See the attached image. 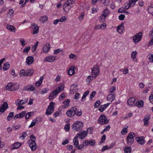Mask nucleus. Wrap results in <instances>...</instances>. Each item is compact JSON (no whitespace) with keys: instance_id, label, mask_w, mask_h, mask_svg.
<instances>
[{"instance_id":"obj_1","label":"nucleus","mask_w":153,"mask_h":153,"mask_svg":"<svg viewBox=\"0 0 153 153\" xmlns=\"http://www.w3.org/2000/svg\"><path fill=\"white\" fill-rule=\"evenodd\" d=\"M83 125L82 122L80 121H77L72 125V129L73 130L78 131L82 129Z\"/></svg>"},{"instance_id":"obj_2","label":"nucleus","mask_w":153,"mask_h":153,"mask_svg":"<svg viewBox=\"0 0 153 153\" xmlns=\"http://www.w3.org/2000/svg\"><path fill=\"white\" fill-rule=\"evenodd\" d=\"M30 139L28 140V142L29 144V146L31 150L33 151L35 150L36 148V145L35 141L33 140V139H36V137L32 134L30 136Z\"/></svg>"},{"instance_id":"obj_3","label":"nucleus","mask_w":153,"mask_h":153,"mask_svg":"<svg viewBox=\"0 0 153 153\" xmlns=\"http://www.w3.org/2000/svg\"><path fill=\"white\" fill-rule=\"evenodd\" d=\"M74 1V0H68L64 3L63 8L65 11L67 12L70 10L72 7L71 5H72Z\"/></svg>"},{"instance_id":"obj_4","label":"nucleus","mask_w":153,"mask_h":153,"mask_svg":"<svg viewBox=\"0 0 153 153\" xmlns=\"http://www.w3.org/2000/svg\"><path fill=\"white\" fill-rule=\"evenodd\" d=\"M108 121L107 117L103 114L101 115L98 120V123L101 125L107 124Z\"/></svg>"},{"instance_id":"obj_5","label":"nucleus","mask_w":153,"mask_h":153,"mask_svg":"<svg viewBox=\"0 0 153 153\" xmlns=\"http://www.w3.org/2000/svg\"><path fill=\"white\" fill-rule=\"evenodd\" d=\"M91 69L92 76L94 78L97 77L99 73V67L97 65H94Z\"/></svg>"},{"instance_id":"obj_6","label":"nucleus","mask_w":153,"mask_h":153,"mask_svg":"<svg viewBox=\"0 0 153 153\" xmlns=\"http://www.w3.org/2000/svg\"><path fill=\"white\" fill-rule=\"evenodd\" d=\"M55 105L54 102H51L50 103L49 105L48 106L46 109V114L47 115H49L52 113L54 110V106Z\"/></svg>"},{"instance_id":"obj_7","label":"nucleus","mask_w":153,"mask_h":153,"mask_svg":"<svg viewBox=\"0 0 153 153\" xmlns=\"http://www.w3.org/2000/svg\"><path fill=\"white\" fill-rule=\"evenodd\" d=\"M135 136V134L131 132L129 133L127 137V141L128 144H133L134 141V137Z\"/></svg>"},{"instance_id":"obj_8","label":"nucleus","mask_w":153,"mask_h":153,"mask_svg":"<svg viewBox=\"0 0 153 153\" xmlns=\"http://www.w3.org/2000/svg\"><path fill=\"white\" fill-rule=\"evenodd\" d=\"M142 38V33L141 32H139L137 33L133 38V41L134 42H138L140 41Z\"/></svg>"},{"instance_id":"obj_9","label":"nucleus","mask_w":153,"mask_h":153,"mask_svg":"<svg viewBox=\"0 0 153 153\" xmlns=\"http://www.w3.org/2000/svg\"><path fill=\"white\" fill-rule=\"evenodd\" d=\"M87 132L86 131H79L76 134L77 137L81 139H84L87 135Z\"/></svg>"},{"instance_id":"obj_10","label":"nucleus","mask_w":153,"mask_h":153,"mask_svg":"<svg viewBox=\"0 0 153 153\" xmlns=\"http://www.w3.org/2000/svg\"><path fill=\"white\" fill-rule=\"evenodd\" d=\"M32 91L36 90L35 87L33 85L28 84L24 87L23 91Z\"/></svg>"},{"instance_id":"obj_11","label":"nucleus","mask_w":153,"mask_h":153,"mask_svg":"<svg viewBox=\"0 0 153 153\" xmlns=\"http://www.w3.org/2000/svg\"><path fill=\"white\" fill-rule=\"evenodd\" d=\"M74 108L73 107L67 111L66 114L69 117H72L74 116L75 112H74Z\"/></svg>"},{"instance_id":"obj_12","label":"nucleus","mask_w":153,"mask_h":153,"mask_svg":"<svg viewBox=\"0 0 153 153\" xmlns=\"http://www.w3.org/2000/svg\"><path fill=\"white\" fill-rule=\"evenodd\" d=\"M150 118V115L149 114H147L145 116L144 118L143 119L145 126H149V120Z\"/></svg>"},{"instance_id":"obj_13","label":"nucleus","mask_w":153,"mask_h":153,"mask_svg":"<svg viewBox=\"0 0 153 153\" xmlns=\"http://www.w3.org/2000/svg\"><path fill=\"white\" fill-rule=\"evenodd\" d=\"M8 105L6 102H4L3 104L0 107V112H4L8 108Z\"/></svg>"},{"instance_id":"obj_14","label":"nucleus","mask_w":153,"mask_h":153,"mask_svg":"<svg viewBox=\"0 0 153 153\" xmlns=\"http://www.w3.org/2000/svg\"><path fill=\"white\" fill-rule=\"evenodd\" d=\"M57 89H55L54 91L52 92L50 94L49 96L48 97L50 100H53L58 94L57 92Z\"/></svg>"},{"instance_id":"obj_15","label":"nucleus","mask_w":153,"mask_h":153,"mask_svg":"<svg viewBox=\"0 0 153 153\" xmlns=\"http://www.w3.org/2000/svg\"><path fill=\"white\" fill-rule=\"evenodd\" d=\"M34 61V57L33 56H30L27 57L26 58V63L28 65L32 64Z\"/></svg>"},{"instance_id":"obj_16","label":"nucleus","mask_w":153,"mask_h":153,"mask_svg":"<svg viewBox=\"0 0 153 153\" xmlns=\"http://www.w3.org/2000/svg\"><path fill=\"white\" fill-rule=\"evenodd\" d=\"M117 32L120 33H122L124 31V24L123 23H121L117 26Z\"/></svg>"},{"instance_id":"obj_17","label":"nucleus","mask_w":153,"mask_h":153,"mask_svg":"<svg viewBox=\"0 0 153 153\" xmlns=\"http://www.w3.org/2000/svg\"><path fill=\"white\" fill-rule=\"evenodd\" d=\"M51 46L49 44H44L42 48L43 51L45 53L48 52L50 50Z\"/></svg>"},{"instance_id":"obj_18","label":"nucleus","mask_w":153,"mask_h":153,"mask_svg":"<svg viewBox=\"0 0 153 153\" xmlns=\"http://www.w3.org/2000/svg\"><path fill=\"white\" fill-rule=\"evenodd\" d=\"M32 27L33 28V34H34L39 32V27L36 24H34Z\"/></svg>"},{"instance_id":"obj_19","label":"nucleus","mask_w":153,"mask_h":153,"mask_svg":"<svg viewBox=\"0 0 153 153\" xmlns=\"http://www.w3.org/2000/svg\"><path fill=\"white\" fill-rule=\"evenodd\" d=\"M135 100L134 98L131 97L128 100L127 103L130 106H132L135 105Z\"/></svg>"},{"instance_id":"obj_20","label":"nucleus","mask_w":153,"mask_h":153,"mask_svg":"<svg viewBox=\"0 0 153 153\" xmlns=\"http://www.w3.org/2000/svg\"><path fill=\"white\" fill-rule=\"evenodd\" d=\"M110 104V103H108L104 105H102L99 108V110L101 112H103Z\"/></svg>"},{"instance_id":"obj_21","label":"nucleus","mask_w":153,"mask_h":153,"mask_svg":"<svg viewBox=\"0 0 153 153\" xmlns=\"http://www.w3.org/2000/svg\"><path fill=\"white\" fill-rule=\"evenodd\" d=\"M136 140L140 144L143 145L145 143V140L144 137H137L135 138Z\"/></svg>"},{"instance_id":"obj_22","label":"nucleus","mask_w":153,"mask_h":153,"mask_svg":"<svg viewBox=\"0 0 153 153\" xmlns=\"http://www.w3.org/2000/svg\"><path fill=\"white\" fill-rule=\"evenodd\" d=\"M55 57L53 56H51L46 57L45 59L46 61L52 62H53L55 59Z\"/></svg>"},{"instance_id":"obj_23","label":"nucleus","mask_w":153,"mask_h":153,"mask_svg":"<svg viewBox=\"0 0 153 153\" xmlns=\"http://www.w3.org/2000/svg\"><path fill=\"white\" fill-rule=\"evenodd\" d=\"M73 108H74V112H75V114L78 116H80L81 115L82 113L81 110L80 109H77L76 106L74 107Z\"/></svg>"},{"instance_id":"obj_24","label":"nucleus","mask_w":153,"mask_h":153,"mask_svg":"<svg viewBox=\"0 0 153 153\" xmlns=\"http://www.w3.org/2000/svg\"><path fill=\"white\" fill-rule=\"evenodd\" d=\"M144 102L142 100L136 102L135 103V105L137 106L138 108H141L143 107L144 105Z\"/></svg>"},{"instance_id":"obj_25","label":"nucleus","mask_w":153,"mask_h":153,"mask_svg":"<svg viewBox=\"0 0 153 153\" xmlns=\"http://www.w3.org/2000/svg\"><path fill=\"white\" fill-rule=\"evenodd\" d=\"M6 28L11 32H15L16 30V28L13 25H7L6 26Z\"/></svg>"},{"instance_id":"obj_26","label":"nucleus","mask_w":153,"mask_h":153,"mask_svg":"<svg viewBox=\"0 0 153 153\" xmlns=\"http://www.w3.org/2000/svg\"><path fill=\"white\" fill-rule=\"evenodd\" d=\"M21 146V143L19 142H17L13 144V148L12 149H16L20 147Z\"/></svg>"},{"instance_id":"obj_27","label":"nucleus","mask_w":153,"mask_h":153,"mask_svg":"<svg viewBox=\"0 0 153 153\" xmlns=\"http://www.w3.org/2000/svg\"><path fill=\"white\" fill-rule=\"evenodd\" d=\"M115 95L114 94H108L107 97V99L109 101H112L115 98Z\"/></svg>"},{"instance_id":"obj_28","label":"nucleus","mask_w":153,"mask_h":153,"mask_svg":"<svg viewBox=\"0 0 153 153\" xmlns=\"http://www.w3.org/2000/svg\"><path fill=\"white\" fill-rule=\"evenodd\" d=\"M34 73V71L32 69H28L26 70V76H30L32 75Z\"/></svg>"},{"instance_id":"obj_29","label":"nucleus","mask_w":153,"mask_h":153,"mask_svg":"<svg viewBox=\"0 0 153 153\" xmlns=\"http://www.w3.org/2000/svg\"><path fill=\"white\" fill-rule=\"evenodd\" d=\"M74 67L71 66L68 70V74L71 75L74 74Z\"/></svg>"},{"instance_id":"obj_30","label":"nucleus","mask_w":153,"mask_h":153,"mask_svg":"<svg viewBox=\"0 0 153 153\" xmlns=\"http://www.w3.org/2000/svg\"><path fill=\"white\" fill-rule=\"evenodd\" d=\"M109 13V11L108 9H106L102 12V15L103 16L104 18H105Z\"/></svg>"},{"instance_id":"obj_31","label":"nucleus","mask_w":153,"mask_h":153,"mask_svg":"<svg viewBox=\"0 0 153 153\" xmlns=\"http://www.w3.org/2000/svg\"><path fill=\"white\" fill-rule=\"evenodd\" d=\"M77 89V84H74L71 85V88L70 89V90L71 91V93L72 92V91L74 93V91H75V90Z\"/></svg>"},{"instance_id":"obj_32","label":"nucleus","mask_w":153,"mask_h":153,"mask_svg":"<svg viewBox=\"0 0 153 153\" xmlns=\"http://www.w3.org/2000/svg\"><path fill=\"white\" fill-rule=\"evenodd\" d=\"M10 67V64L8 62L5 63L3 65V69L4 71H7Z\"/></svg>"},{"instance_id":"obj_33","label":"nucleus","mask_w":153,"mask_h":153,"mask_svg":"<svg viewBox=\"0 0 153 153\" xmlns=\"http://www.w3.org/2000/svg\"><path fill=\"white\" fill-rule=\"evenodd\" d=\"M48 18L46 16H42L39 18V21L42 22L44 23L46 22L48 20Z\"/></svg>"},{"instance_id":"obj_34","label":"nucleus","mask_w":153,"mask_h":153,"mask_svg":"<svg viewBox=\"0 0 153 153\" xmlns=\"http://www.w3.org/2000/svg\"><path fill=\"white\" fill-rule=\"evenodd\" d=\"M101 2L105 5L108 6L110 4V0H101Z\"/></svg>"},{"instance_id":"obj_35","label":"nucleus","mask_w":153,"mask_h":153,"mask_svg":"<svg viewBox=\"0 0 153 153\" xmlns=\"http://www.w3.org/2000/svg\"><path fill=\"white\" fill-rule=\"evenodd\" d=\"M64 85H61L59 86L58 88H56V89H57V92L59 93L61 91H62L64 90Z\"/></svg>"},{"instance_id":"obj_36","label":"nucleus","mask_w":153,"mask_h":153,"mask_svg":"<svg viewBox=\"0 0 153 153\" xmlns=\"http://www.w3.org/2000/svg\"><path fill=\"white\" fill-rule=\"evenodd\" d=\"M136 2L135 0H129L128 1V4H129V7H133Z\"/></svg>"},{"instance_id":"obj_37","label":"nucleus","mask_w":153,"mask_h":153,"mask_svg":"<svg viewBox=\"0 0 153 153\" xmlns=\"http://www.w3.org/2000/svg\"><path fill=\"white\" fill-rule=\"evenodd\" d=\"M14 112H10L8 116L7 117V120L8 121H10L12 118L13 117V116Z\"/></svg>"},{"instance_id":"obj_38","label":"nucleus","mask_w":153,"mask_h":153,"mask_svg":"<svg viewBox=\"0 0 153 153\" xmlns=\"http://www.w3.org/2000/svg\"><path fill=\"white\" fill-rule=\"evenodd\" d=\"M38 121L37 119H35L33 120L31 122V124L29 126V128L32 127L34 126H35L36 124V123Z\"/></svg>"},{"instance_id":"obj_39","label":"nucleus","mask_w":153,"mask_h":153,"mask_svg":"<svg viewBox=\"0 0 153 153\" xmlns=\"http://www.w3.org/2000/svg\"><path fill=\"white\" fill-rule=\"evenodd\" d=\"M131 150V148L130 147H126L124 150V152L126 153H130Z\"/></svg>"},{"instance_id":"obj_40","label":"nucleus","mask_w":153,"mask_h":153,"mask_svg":"<svg viewBox=\"0 0 153 153\" xmlns=\"http://www.w3.org/2000/svg\"><path fill=\"white\" fill-rule=\"evenodd\" d=\"M39 43V42H37L36 44L34 45L32 48V51L34 53L37 49V47Z\"/></svg>"},{"instance_id":"obj_41","label":"nucleus","mask_w":153,"mask_h":153,"mask_svg":"<svg viewBox=\"0 0 153 153\" xmlns=\"http://www.w3.org/2000/svg\"><path fill=\"white\" fill-rule=\"evenodd\" d=\"M89 145L94 146L95 145V141L94 140L92 139L88 141Z\"/></svg>"},{"instance_id":"obj_42","label":"nucleus","mask_w":153,"mask_h":153,"mask_svg":"<svg viewBox=\"0 0 153 153\" xmlns=\"http://www.w3.org/2000/svg\"><path fill=\"white\" fill-rule=\"evenodd\" d=\"M106 139V136L105 134H103L101 139L99 143V144L100 145L102 143H103Z\"/></svg>"},{"instance_id":"obj_43","label":"nucleus","mask_w":153,"mask_h":153,"mask_svg":"<svg viewBox=\"0 0 153 153\" xmlns=\"http://www.w3.org/2000/svg\"><path fill=\"white\" fill-rule=\"evenodd\" d=\"M13 83H9L6 86V89L10 91L11 89L12 88Z\"/></svg>"},{"instance_id":"obj_44","label":"nucleus","mask_w":153,"mask_h":153,"mask_svg":"<svg viewBox=\"0 0 153 153\" xmlns=\"http://www.w3.org/2000/svg\"><path fill=\"white\" fill-rule=\"evenodd\" d=\"M20 76H26V70L25 71L24 70H21L20 71Z\"/></svg>"},{"instance_id":"obj_45","label":"nucleus","mask_w":153,"mask_h":153,"mask_svg":"<svg viewBox=\"0 0 153 153\" xmlns=\"http://www.w3.org/2000/svg\"><path fill=\"white\" fill-rule=\"evenodd\" d=\"M89 93V91H87L84 92L82 97V100L85 99L86 96Z\"/></svg>"},{"instance_id":"obj_46","label":"nucleus","mask_w":153,"mask_h":153,"mask_svg":"<svg viewBox=\"0 0 153 153\" xmlns=\"http://www.w3.org/2000/svg\"><path fill=\"white\" fill-rule=\"evenodd\" d=\"M26 112L25 111H22L21 113L18 114L20 118H23L26 114Z\"/></svg>"},{"instance_id":"obj_47","label":"nucleus","mask_w":153,"mask_h":153,"mask_svg":"<svg viewBox=\"0 0 153 153\" xmlns=\"http://www.w3.org/2000/svg\"><path fill=\"white\" fill-rule=\"evenodd\" d=\"M137 53V52L136 51H134L131 53V57L133 59V60H134L135 59L136 60V55Z\"/></svg>"},{"instance_id":"obj_48","label":"nucleus","mask_w":153,"mask_h":153,"mask_svg":"<svg viewBox=\"0 0 153 153\" xmlns=\"http://www.w3.org/2000/svg\"><path fill=\"white\" fill-rule=\"evenodd\" d=\"M101 102L100 100H97L95 102L94 107L95 108H98L100 105Z\"/></svg>"},{"instance_id":"obj_49","label":"nucleus","mask_w":153,"mask_h":153,"mask_svg":"<svg viewBox=\"0 0 153 153\" xmlns=\"http://www.w3.org/2000/svg\"><path fill=\"white\" fill-rule=\"evenodd\" d=\"M127 128H124L123 130L121 131V133L123 135H125L127 133L128 131Z\"/></svg>"},{"instance_id":"obj_50","label":"nucleus","mask_w":153,"mask_h":153,"mask_svg":"<svg viewBox=\"0 0 153 153\" xmlns=\"http://www.w3.org/2000/svg\"><path fill=\"white\" fill-rule=\"evenodd\" d=\"M70 100L69 99H67L65 100L63 102V104L66 105L67 107H68L69 106V103L70 102Z\"/></svg>"},{"instance_id":"obj_51","label":"nucleus","mask_w":153,"mask_h":153,"mask_svg":"<svg viewBox=\"0 0 153 153\" xmlns=\"http://www.w3.org/2000/svg\"><path fill=\"white\" fill-rule=\"evenodd\" d=\"M14 13V11L12 9H10L8 12V15L10 17L13 15Z\"/></svg>"},{"instance_id":"obj_52","label":"nucleus","mask_w":153,"mask_h":153,"mask_svg":"<svg viewBox=\"0 0 153 153\" xmlns=\"http://www.w3.org/2000/svg\"><path fill=\"white\" fill-rule=\"evenodd\" d=\"M30 48L29 46L26 47L23 50V52L24 53H27Z\"/></svg>"},{"instance_id":"obj_53","label":"nucleus","mask_w":153,"mask_h":153,"mask_svg":"<svg viewBox=\"0 0 153 153\" xmlns=\"http://www.w3.org/2000/svg\"><path fill=\"white\" fill-rule=\"evenodd\" d=\"M70 125L69 124H67L65 125L64 127V129L66 131H68L70 130Z\"/></svg>"},{"instance_id":"obj_54","label":"nucleus","mask_w":153,"mask_h":153,"mask_svg":"<svg viewBox=\"0 0 153 153\" xmlns=\"http://www.w3.org/2000/svg\"><path fill=\"white\" fill-rule=\"evenodd\" d=\"M124 11H125V8L123 7H122L119 8L118 10V12L119 13H122L124 12Z\"/></svg>"},{"instance_id":"obj_55","label":"nucleus","mask_w":153,"mask_h":153,"mask_svg":"<svg viewBox=\"0 0 153 153\" xmlns=\"http://www.w3.org/2000/svg\"><path fill=\"white\" fill-rule=\"evenodd\" d=\"M115 89L116 88L115 87L112 86L110 88L109 90V92L110 93H112V92L115 91Z\"/></svg>"},{"instance_id":"obj_56","label":"nucleus","mask_w":153,"mask_h":153,"mask_svg":"<svg viewBox=\"0 0 153 153\" xmlns=\"http://www.w3.org/2000/svg\"><path fill=\"white\" fill-rule=\"evenodd\" d=\"M48 91V90L46 88L42 89L41 90V94H43L47 93Z\"/></svg>"},{"instance_id":"obj_57","label":"nucleus","mask_w":153,"mask_h":153,"mask_svg":"<svg viewBox=\"0 0 153 153\" xmlns=\"http://www.w3.org/2000/svg\"><path fill=\"white\" fill-rule=\"evenodd\" d=\"M96 94V92L95 91H93L90 94V98L91 99L90 100H91V99L94 97L95 95Z\"/></svg>"},{"instance_id":"obj_58","label":"nucleus","mask_w":153,"mask_h":153,"mask_svg":"<svg viewBox=\"0 0 153 153\" xmlns=\"http://www.w3.org/2000/svg\"><path fill=\"white\" fill-rule=\"evenodd\" d=\"M125 18V16L124 15L121 14L119 16V19L120 20L123 21Z\"/></svg>"},{"instance_id":"obj_59","label":"nucleus","mask_w":153,"mask_h":153,"mask_svg":"<svg viewBox=\"0 0 153 153\" xmlns=\"http://www.w3.org/2000/svg\"><path fill=\"white\" fill-rule=\"evenodd\" d=\"M62 49H58L57 50H55L54 51V54H57L60 52H62Z\"/></svg>"},{"instance_id":"obj_60","label":"nucleus","mask_w":153,"mask_h":153,"mask_svg":"<svg viewBox=\"0 0 153 153\" xmlns=\"http://www.w3.org/2000/svg\"><path fill=\"white\" fill-rule=\"evenodd\" d=\"M87 132H89L90 134H92L93 133V129L92 127H90L87 129Z\"/></svg>"},{"instance_id":"obj_61","label":"nucleus","mask_w":153,"mask_h":153,"mask_svg":"<svg viewBox=\"0 0 153 153\" xmlns=\"http://www.w3.org/2000/svg\"><path fill=\"white\" fill-rule=\"evenodd\" d=\"M14 90L16 91L18 90L19 87V85L18 84H14Z\"/></svg>"},{"instance_id":"obj_62","label":"nucleus","mask_w":153,"mask_h":153,"mask_svg":"<svg viewBox=\"0 0 153 153\" xmlns=\"http://www.w3.org/2000/svg\"><path fill=\"white\" fill-rule=\"evenodd\" d=\"M83 144L84 146H89L88 140H85L82 143Z\"/></svg>"},{"instance_id":"obj_63","label":"nucleus","mask_w":153,"mask_h":153,"mask_svg":"<svg viewBox=\"0 0 153 153\" xmlns=\"http://www.w3.org/2000/svg\"><path fill=\"white\" fill-rule=\"evenodd\" d=\"M124 6L125 7V9H126L127 10L129 9V8L130 7H129V4L127 2L126 3L124 4Z\"/></svg>"},{"instance_id":"obj_64","label":"nucleus","mask_w":153,"mask_h":153,"mask_svg":"<svg viewBox=\"0 0 153 153\" xmlns=\"http://www.w3.org/2000/svg\"><path fill=\"white\" fill-rule=\"evenodd\" d=\"M148 11L149 13L152 14L153 11V7H152V6H149L148 8Z\"/></svg>"}]
</instances>
